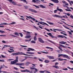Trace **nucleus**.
<instances>
[{
	"label": "nucleus",
	"instance_id": "f257e3e1",
	"mask_svg": "<svg viewBox=\"0 0 73 73\" xmlns=\"http://www.w3.org/2000/svg\"><path fill=\"white\" fill-rule=\"evenodd\" d=\"M21 53H22V52H17L15 53H12L11 54V55H13V56H17V55H19V54H23V55H25V56H33V55H28V54H25L23 53L22 54Z\"/></svg>",
	"mask_w": 73,
	"mask_h": 73
},
{
	"label": "nucleus",
	"instance_id": "f03ea898",
	"mask_svg": "<svg viewBox=\"0 0 73 73\" xmlns=\"http://www.w3.org/2000/svg\"><path fill=\"white\" fill-rule=\"evenodd\" d=\"M61 56H63V57H65V58H67V59H70V58L66 54H59L58 57H61Z\"/></svg>",
	"mask_w": 73,
	"mask_h": 73
},
{
	"label": "nucleus",
	"instance_id": "7ed1b4c3",
	"mask_svg": "<svg viewBox=\"0 0 73 73\" xmlns=\"http://www.w3.org/2000/svg\"><path fill=\"white\" fill-rule=\"evenodd\" d=\"M56 9L57 10H55L54 11V13H57V11H60L61 12H63V10L62 9H59L58 8V7H57V8Z\"/></svg>",
	"mask_w": 73,
	"mask_h": 73
},
{
	"label": "nucleus",
	"instance_id": "20e7f679",
	"mask_svg": "<svg viewBox=\"0 0 73 73\" xmlns=\"http://www.w3.org/2000/svg\"><path fill=\"white\" fill-rule=\"evenodd\" d=\"M52 16H53V17H58V18H60L61 19H62L64 17V18H65V16H60L58 15H57L56 14H55L54 15H52Z\"/></svg>",
	"mask_w": 73,
	"mask_h": 73
},
{
	"label": "nucleus",
	"instance_id": "39448f33",
	"mask_svg": "<svg viewBox=\"0 0 73 73\" xmlns=\"http://www.w3.org/2000/svg\"><path fill=\"white\" fill-rule=\"evenodd\" d=\"M38 40L39 41L41 42V43H43V44H44V41L41 38H38Z\"/></svg>",
	"mask_w": 73,
	"mask_h": 73
},
{
	"label": "nucleus",
	"instance_id": "423d86ee",
	"mask_svg": "<svg viewBox=\"0 0 73 73\" xmlns=\"http://www.w3.org/2000/svg\"><path fill=\"white\" fill-rule=\"evenodd\" d=\"M38 23L40 24H41L42 25H47V26H49V25L48 24H46V23L45 22H43L42 21L41 22H38ZM44 24L45 25H44Z\"/></svg>",
	"mask_w": 73,
	"mask_h": 73
},
{
	"label": "nucleus",
	"instance_id": "0eeeda50",
	"mask_svg": "<svg viewBox=\"0 0 73 73\" xmlns=\"http://www.w3.org/2000/svg\"><path fill=\"white\" fill-rule=\"evenodd\" d=\"M29 10L31 11V12H33V13H37V11L33 9H29Z\"/></svg>",
	"mask_w": 73,
	"mask_h": 73
},
{
	"label": "nucleus",
	"instance_id": "6e6552de",
	"mask_svg": "<svg viewBox=\"0 0 73 73\" xmlns=\"http://www.w3.org/2000/svg\"><path fill=\"white\" fill-rule=\"evenodd\" d=\"M16 65H21V66H22L23 65H24V63H17L15 64Z\"/></svg>",
	"mask_w": 73,
	"mask_h": 73
},
{
	"label": "nucleus",
	"instance_id": "1a4fd4ad",
	"mask_svg": "<svg viewBox=\"0 0 73 73\" xmlns=\"http://www.w3.org/2000/svg\"><path fill=\"white\" fill-rule=\"evenodd\" d=\"M62 3L63 4H65L66 5H67V6H68V5H69V4H68V3L67 2L64 1H62Z\"/></svg>",
	"mask_w": 73,
	"mask_h": 73
},
{
	"label": "nucleus",
	"instance_id": "9d476101",
	"mask_svg": "<svg viewBox=\"0 0 73 73\" xmlns=\"http://www.w3.org/2000/svg\"><path fill=\"white\" fill-rule=\"evenodd\" d=\"M23 32H26V33H26V35H29V34H31V33H32V32H26V31H25V30H23Z\"/></svg>",
	"mask_w": 73,
	"mask_h": 73
},
{
	"label": "nucleus",
	"instance_id": "9b49d317",
	"mask_svg": "<svg viewBox=\"0 0 73 73\" xmlns=\"http://www.w3.org/2000/svg\"><path fill=\"white\" fill-rule=\"evenodd\" d=\"M47 57L48 58H49V59H54V58L53 56H47Z\"/></svg>",
	"mask_w": 73,
	"mask_h": 73
},
{
	"label": "nucleus",
	"instance_id": "f8f14e48",
	"mask_svg": "<svg viewBox=\"0 0 73 73\" xmlns=\"http://www.w3.org/2000/svg\"><path fill=\"white\" fill-rule=\"evenodd\" d=\"M51 1L55 3H59V1L58 0H50Z\"/></svg>",
	"mask_w": 73,
	"mask_h": 73
},
{
	"label": "nucleus",
	"instance_id": "ddd939ff",
	"mask_svg": "<svg viewBox=\"0 0 73 73\" xmlns=\"http://www.w3.org/2000/svg\"><path fill=\"white\" fill-rule=\"evenodd\" d=\"M31 36L30 35H27L25 36V38H31Z\"/></svg>",
	"mask_w": 73,
	"mask_h": 73
},
{
	"label": "nucleus",
	"instance_id": "4468645a",
	"mask_svg": "<svg viewBox=\"0 0 73 73\" xmlns=\"http://www.w3.org/2000/svg\"><path fill=\"white\" fill-rule=\"evenodd\" d=\"M27 54H34L35 53L32 52H26Z\"/></svg>",
	"mask_w": 73,
	"mask_h": 73
},
{
	"label": "nucleus",
	"instance_id": "2eb2a0df",
	"mask_svg": "<svg viewBox=\"0 0 73 73\" xmlns=\"http://www.w3.org/2000/svg\"><path fill=\"white\" fill-rule=\"evenodd\" d=\"M16 59L15 60V61H16L17 62H19L18 59H19V57L18 56H15Z\"/></svg>",
	"mask_w": 73,
	"mask_h": 73
},
{
	"label": "nucleus",
	"instance_id": "dca6fc26",
	"mask_svg": "<svg viewBox=\"0 0 73 73\" xmlns=\"http://www.w3.org/2000/svg\"><path fill=\"white\" fill-rule=\"evenodd\" d=\"M16 62H16V61L14 60L13 61H11V64H15V63H16Z\"/></svg>",
	"mask_w": 73,
	"mask_h": 73
},
{
	"label": "nucleus",
	"instance_id": "f3484780",
	"mask_svg": "<svg viewBox=\"0 0 73 73\" xmlns=\"http://www.w3.org/2000/svg\"><path fill=\"white\" fill-rule=\"evenodd\" d=\"M40 7H41L42 8H46V7L42 5H40Z\"/></svg>",
	"mask_w": 73,
	"mask_h": 73
},
{
	"label": "nucleus",
	"instance_id": "a211bd4d",
	"mask_svg": "<svg viewBox=\"0 0 73 73\" xmlns=\"http://www.w3.org/2000/svg\"><path fill=\"white\" fill-rule=\"evenodd\" d=\"M52 67L56 68V69H58L59 68V67H58V66L57 65L53 66Z\"/></svg>",
	"mask_w": 73,
	"mask_h": 73
},
{
	"label": "nucleus",
	"instance_id": "6ab92c4d",
	"mask_svg": "<svg viewBox=\"0 0 73 73\" xmlns=\"http://www.w3.org/2000/svg\"><path fill=\"white\" fill-rule=\"evenodd\" d=\"M58 37H59V38H64V36L62 35H59L57 36Z\"/></svg>",
	"mask_w": 73,
	"mask_h": 73
},
{
	"label": "nucleus",
	"instance_id": "aec40b11",
	"mask_svg": "<svg viewBox=\"0 0 73 73\" xmlns=\"http://www.w3.org/2000/svg\"><path fill=\"white\" fill-rule=\"evenodd\" d=\"M59 44H65V42L63 41L59 42Z\"/></svg>",
	"mask_w": 73,
	"mask_h": 73
},
{
	"label": "nucleus",
	"instance_id": "412c9836",
	"mask_svg": "<svg viewBox=\"0 0 73 73\" xmlns=\"http://www.w3.org/2000/svg\"><path fill=\"white\" fill-rule=\"evenodd\" d=\"M46 22H47V23H48V24H50V25H53L54 24L53 23H52L48 21H46Z\"/></svg>",
	"mask_w": 73,
	"mask_h": 73
},
{
	"label": "nucleus",
	"instance_id": "4be33fe9",
	"mask_svg": "<svg viewBox=\"0 0 73 73\" xmlns=\"http://www.w3.org/2000/svg\"><path fill=\"white\" fill-rule=\"evenodd\" d=\"M49 60H44V62L45 63H46V64H48V63L49 62Z\"/></svg>",
	"mask_w": 73,
	"mask_h": 73
},
{
	"label": "nucleus",
	"instance_id": "5701e85b",
	"mask_svg": "<svg viewBox=\"0 0 73 73\" xmlns=\"http://www.w3.org/2000/svg\"><path fill=\"white\" fill-rule=\"evenodd\" d=\"M22 1H23L24 3H26V4H28V2H27V1L26 0H20Z\"/></svg>",
	"mask_w": 73,
	"mask_h": 73
},
{
	"label": "nucleus",
	"instance_id": "b1692460",
	"mask_svg": "<svg viewBox=\"0 0 73 73\" xmlns=\"http://www.w3.org/2000/svg\"><path fill=\"white\" fill-rule=\"evenodd\" d=\"M5 66H1V67L0 68V72H1V69L3 68H4Z\"/></svg>",
	"mask_w": 73,
	"mask_h": 73
},
{
	"label": "nucleus",
	"instance_id": "393cba45",
	"mask_svg": "<svg viewBox=\"0 0 73 73\" xmlns=\"http://www.w3.org/2000/svg\"><path fill=\"white\" fill-rule=\"evenodd\" d=\"M31 41V38H30L29 40H25V42H29V41Z\"/></svg>",
	"mask_w": 73,
	"mask_h": 73
},
{
	"label": "nucleus",
	"instance_id": "a878e982",
	"mask_svg": "<svg viewBox=\"0 0 73 73\" xmlns=\"http://www.w3.org/2000/svg\"><path fill=\"white\" fill-rule=\"evenodd\" d=\"M31 64V63L30 62H25V65H28L30 64Z\"/></svg>",
	"mask_w": 73,
	"mask_h": 73
},
{
	"label": "nucleus",
	"instance_id": "bb28decb",
	"mask_svg": "<svg viewBox=\"0 0 73 73\" xmlns=\"http://www.w3.org/2000/svg\"><path fill=\"white\" fill-rule=\"evenodd\" d=\"M19 33L17 32H15L14 33V34L15 35H16L17 36H19Z\"/></svg>",
	"mask_w": 73,
	"mask_h": 73
},
{
	"label": "nucleus",
	"instance_id": "cd10ccee",
	"mask_svg": "<svg viewBox=\"0 0 73 73\" xmlns=\"http://www.w3.org/2000/svg\"><path fill=\"white\" fill-rule=\"evenodd\" d=\"M50 36L51 37H52V38H57V37L56 36H54L52 35H51Z\"/></svg>",
	"mask_w": 73,
	"mask_h": 73
},
{
	"label": "nucleus",
	"instance_id": "c85d7f7f",
	"mask_svg": "<svg viewBox=\"0 0 73 73\" xmlns=\"http://www.w3.org/2000/svg\"><path fill=\"white\" fill-rule=\"evenodd\" d=\"M12 3L13 4V5H16V2L13 1Z\"/></svg>",
	"mask_w": 73,
	"mask_h": 73
},
{
	"label": "nucleus",
	"instance_id": "c756f323",
	"mask_svg": "<svg viewBox=\"0 0 73 73\" xmlns=\"http://www.w3.org/2000/svg\"><path fill=\"white\" fill-rule=\"evenodd\" d=\"M34 41H36L37 40V38L36 37V36H35L33 38Z\"/></svg>",
	"mask_w": 73,
	"mask_h": 73
},
{
	"label": "nucleus",
	"instance_id": "7c9ffc66",
	"mask_svg": "<svg viewBox=\"0 0 73 73\" xmlns=\"http://www.w3.org/2000/svg\"><path fill=\"white\" fill-rule=\"evenodd\" d=\"M28 49H30V50H32V51H35V50L34 49L31 48H28Z\"/></svg>",
	"mask_w": 73,
	"mask_h": 73
},
{
	"label": "nucleus",
	"instance_id": "2f4dec72",
	"mask_svg": "<svg viewBox=\"0 0 73 73\" xmlns=\"http://www.w3.org/2000/svg\"><path fill=\"white\" fill-rule=\"evenodd\" d=\"M33 5V6H34V7H35L36 8H40V7L38 6H36V5Z\"/></svg>",
	"mask_w": 73,
	"mask_h": 73
},
{
	"label": "nucleus",
	"instance_id": "473e14b6",
	"mask_svg": "<svg viewBox=\"0 0 73 73\" xmlns=\"http://www.w3.org/2000/svg\"><path fill=\"white\" fill-rule=\"evenodd\" d=\"M53 30H55L56 31H62V32H64V31H61L60 30H58V29H53Z\"/></svg>",
	"mask_w": 73,
	"mask_h": 73
},
{
	"label": "nucleus",
	"instance_id": "72a5a7b5",
	"mask_svg": "<svg viewBox=\"0 0 73 73\" xmlns=\"http://www.w3.org/2000/svg\"><path fill=\"white\" fill-rule=\"evenodd\" d=\"M67 1H68V2H69V3H70V5L71 6H72V3L71 2H70V1H69V0H66Z\"/></svg>",
	"mask_w": 73,
	"mask_h": 73
},
{
	"label": "nucleus",
	"instance_id": "f704fd0d",
	"mask_svg": "<svg viewBox=\"0 0 73 73\" xmlns=\"http://www.w3.org/2000/svg\"><path fill=\"white\" fill-rule=\"evenodd\" d=\"M63 27H64V28H66V29H69H69H69V28L65 26H64V25H63Z\"/></svg>",
	"mask_w": 73,
	"mask_h": 73
},
{
	"label": "nucleus",
	"instance_id": "c9c22d12",
	"mask_svg": "<svg viewBox=\"0 0 73 73\" xmlns=\"http://www.w3.org/2000/svg\"><path fill=\"white\" fill-rule=\"evenodd\" d=\"M26 16L27 18H28V19H32V17L31 16H29V17L28 16Z\"/></svg>",
	"mask_w": 73,
	"mask_h": 73
},
{
	"label": "nucleus",
	"instance_id": "e433bc0d",
	"mask_svg": "<svg viewBox=\"0 0 73 73\" xmlns=\"http://www.w3.org/2000/svg\"><path fill=\"white\" fill-rule=\"evenodd\" d=\"M31 42L33 44H36V42L34 40H32Z\"/></svg>",
	"mask_w": 73,
	"mask_h": 73
},
{
	"label": "nucleus",
	"instance_id": "4c0bfd02",
	"mask_svg": "<svg viewBox=\"0 0 73 73\" xmlns=\"http://www.w3.org/2000/svg\"><path fill=\"white\" fill-rule=\"evenodd\" d=\"M46 48H47V49H52V50H53V48H50L49 47H46Z\"/></svg>",
	"mask_w": 73,
	"mask_h": 73
},
{
	"label": "nucleus",
	"instance_id": "58836bf2",
	"mask_svg": "<svg viewBox=\"0 0 73 73\" xmlns=\"http://www.w3.org/2000/svg\"><path fill=\"white\" fill-rule=\"evenodd\" d=\"M0 33H5V32L3 31L0 30Z\"/></svg>",
	"mask_w": 73,
	"mask_h": 73
},
{
	"label": "nucleus",
	"instance_id": "ea45409f",
	"mask_svg": "<svg viewBox=\"0 0 73 73\" xmlns=\"http://www.w3.org/2000/svg\"><path fill=\"white\" fill-rule=\"evenodd\" d=\"M58 59L59 61H63V59H60V58H58Z\"/></svg>",
	"mask_w": 73,
	"mask_h": 73
},
{
	"label": "nucleus",
	"instance_id": "a19ab883",
	"mask_svg": "<svg viewBox=\"0 0 73 73\" xmlns=\"http://www.w3.org/2000/svg\"><path fill=\"white\" fill-rule=\"evenodd\" d=\"M47 34L48 35H49V36H51L52 35V33H47Z\"/></svg>",
	"mask_w": 73,
	"mask_h": 73
},
{
	"label": "nucleus",
	"instance_id": "79ce46f5",
	"mask_svg": "<svg viewBox=\"0 0 73 73\" xmlns=\"http://www.w3.org/2000/svg\"><path fill=\"white\" fill-rule=\"evenodd\" d=\"M69 33V34L70 35H72V34L70 31H67Z\"/></svg>",
	"mask_w": 73,
	"mask_h": 73
},
{
	"label": "nucleus",
	"instance_id": "37998d69",
	"mask_svg": "<svg viewBox=\"0 0 73 73\" xmlns=\"http://www.w3.org/2000/svg\"><path fill=\"white\" fill-rule=\"evenodd\" d=\"M4 46H3V48H5V47H9V46H8V45H4Z\"/></svg>",
	"mask_w": 73,
	"mask_h": 73
},
{
	"label": "nucleus",
	"instance_id": "c03bdc74",
	"mask_svg": "<svg viewBox=\"0 0 73 73\" xmlns=\"http://www.w3.org/2000/svg\"><path fill=\"white\" fill-rule=\"evenodd\" d=\"M30 71V70H27V69H26V70H25V72H29Z\"/></svg>",
	"mask_w": 73,
	"mask_h": 73
},
{
	"label": "nucleus",
	"instance_id": "a18cd8bd",
	"mask_svg": "<svg viewBox=\"0 0 73 73\" xmlns=\"http://www.w3.org/2000/svg\"><path fill=\"white\" fill-rule=\"evenodd\" d=\"M24 7H25V9H27L28 8V7L26 6H24Z\"/></svg>",
	"mask_w": 73,
	"mask_h": 73
},
{
	"label": "nucleus",
	"instance_id": "49530a36",
	"mask_svg": "<svg viewBox=\"0 0 73 73\" xmlns=\"http://www.w3.org/2000/svg\"><path fill=\"white\" fill-rule=\"evenodd\" d=\"M61 21H62V22H63L65 24H66V25H68V26H70L69 25H68L67 24H66V23H65V22L62 21L60 20Z\"/></svg>",
	"mask_w": 73,
	"mask_h": 73
},
{
	"label": "nucleus",
	"instance_id": "de8ad7c7",
	"mask_svg": "<svg viewBox=\"0 0 73 73\" xmlns=\"http://www.w3.org/2000/svg\"><path fill=\"white\" fill-rule=\"evenodd\" d=\"M16 24V22H13L9 24V25L10 24Z\"/></svg>",
	"mask_w": 73,
	"mask_h": 73
},
{
	"label": "nucleus",
	"instance_id": "09e8293b",
	"mask_svg": "<svg viewBox=\"0 0 73 73\" xmlns=\"http://www.w3.org/2000/svg\"><path fill=\"white\" fill-rule=\"evenodd\" d=\"M19 34L20 35L21 37H23V34L21 33H19Z\"/></svg>",
	"mask_w": 73,
	"mask_h": 73
},
{
	"label": "nucleus",
	"instance_id": "8fccbe9b",
	"mask_svg": "<svg viewBox=\"0 0 73 73\" xmlns=\"http://www.w3.org/2000/svg\"><path fill=\"white\" fill-rule=\"evenodd\" d=\"M3 25H9V24H7L6 23H3Z\"/></svg>",
	"mask_w": 73,
	"mask_h": 73
},
{
	"label": "nucleus",
	"instance_id": "3c124183",
	"mask_svg": "<svg viewBox=\"0 0 73 73\" xmlns=\"http://www.w3.org/2000/svg\"><path fill=\"white\" fill-rule=\"evenodd\" d=\"M44 29H45V30H46V31H48V32H50V30H48V29L46 28H45Z\"/></svg>",
	"mask_w": 73,
	"mask_h": 73
},
{
	"label": "nucleus",
	"instance_id": "603ef678",
	"mask_svg": "<svg viewBox=\"0 0 73 73\" xmlns=\"http://www.w3.org/2000/svg\"><path fill=\"white\" fill-rule=\"evenodd\" d=\"M32 2H33V3H36L37 2L36 1V0H32Z\"/></svg>",
	"mask_w": 73,
	"mask_h": 73
},
{
	"label": "nucleus",
	"instance_id": "864d4df0",
	"mask_svg": "<svg viewBox=\"0 0 73 73\" xmlns=\"http://www.w3.org/2000/svg\"><path fill=\"white\" fill-rule=\"evenodd\" d=\"M41 52L43 53H44L45 54H48V52H45L43 51H41Z\"/></svg>",
	"mask_w": 73,
	"mask_h": 73
},
{
	"label": "nucleus",
	"instance_id": "5fc2aeb1",
	"mask_svg": "<svg viewBox=\"0 0 73 73\" xmlns=\"http://www.w3.org/2000/svg\"><path fill=\"white\" fill-rule=\"evenodd\" d=\"M41 52L43 53H44L45 54H48V52H45L43 51H41Z\"/></svg>",
	"mask_w": 73,
	"mask_h": 73
},
{
	"label": "nucleus",
	"instance_id": "6e6d98bb",
	"mask_svg": "<svg viewBox=\"0 0 73 73\" xmlns=\"http://www.w3.org/2000/svg\"><path fill=\"white\" fill-rule=\"evenodd\" d=\"M35 71L34 72V73H35V72H37L38 70L36 68L35 69Z\"/></svg>",
	"mask_w": 73,
	"mask_h": 73
},
{
	"label": "nucleus",
	"instance_id": "4d7b16f0",
	"mask_svg": "<svg viewBox=\"0 0 73 73\" xmlns=\"http://www.w3.org/2000/svg\"><path fill=\"white\" fill-rule=\"evenodd\" d=\"M26 59H27V58H25L24 59L22 60L21 61V62H23V61H24L25 60H26Z\"/></svg>",
	"mask_w": 73,
	"mask_h": 73
},
{
	"label": "nucleus",
	"instance_id": "13d9d810",
	"mask_svg": "<svg viewBox=\"0 0 73 73\" xmlns=\"http://www.w3.org/2000/svg\"><path fill=\"white\" fill-rule=\"evenodd\" d=\"M38 60L39 61H41V62H42V61H43L42 60V59H41L40 58H38Z\"/></svg>",
	"mask_w": 73,
	"mask_h": 73
},
{
	"label": "nucleus",
	"instance_id": "bf43d9fd",
	"mask_svg": "<svg viewBox=\"0 0 73 73\" xmlns=\"http://www.w3.org/2000/svg\"><path fill=\"white\" fill-rule=\"evenodd\" d=\"M59 45L61 46H62L63 48H65V47L62 45L60 44Z\"/></svg>",
	"mask_w": 73,
	"mask_h": 73
},
{
	"label": "nucleus",
	"instance_id": "052dcab7",
	"mask_svg": "<svg viewBox=\"0 0 73 73\" xmlns=\"http://www.w3.org/2000/svg\"><path fill=\"white\" fill-rule=\"evenodd\" d=\"M20 46H22V47H27V46H23L20 45Z\"/></svg>",
	"mask_w": 73,
	"mask_h": 73
},
{
	"label": "nucleus",
	"instance_id": "680f3d73",
	"mask_svg": "<svg viewBox=\"0 0 73 73\" xmlns=\"http://www.w3.org/2000/svg\"><path fill=\"white\" fill-rule=\"evenodd\" d=\"M20 71L21 72H25V70H21Z\"/></svg>",
	"mask_w": 73,
	"mask_h": 73
},
{
	"label": "nucleus",
	"instance_id": "e2e57ef3",
	"mask_svg": "<svg viewBox=\"0 0 73 73\" xmlns=\"http://www.w3.org/2000/svg\"><path fill=\"white\" fill-rule=\"evenodd\" d=\"M63 70H68V69L67 68H66L65 69L63 68Z\"/></svg>",
	"mask_w": 73,
	"mask_h": 73
},
{
	"label": "nucleus",
	"instance_id": "0e129e2a",
	"mask_svg": "<svg viewBox=\"0 0 73 73\" xmlns=\"http://www.w3.org/2000/svg\"><path fill=\"white\" fill-rule=\"evenodd\" d=\"M8 0V1H9L11 3L12 2V0Z\"/></svg>",
	"mask_w": 73,
	"mask_h": 73
},
{
	"label": "nucleus",
	"instance_id": "69168bd1",
	"mask_svg": "<svg viewBox=\"0 0 73 73\" xmlns=\"http://www.w3.org/2000/svg\"><path fill=\"white\" fill-rule=\"evenodd\" d=\"M70 17L73 19V16L72 15H71L70 16Z\"/></svg>",
	"mask_w": 73,
	"mask_h": 73
},
{
	"label": "nucleus",
	"instance_id": "338daca9",
	"mask_svg": "<svg viewBox=\"0 0 73 73\" xmlns=\"http://www.w3.org/2000/svg\"><path fill=\"white\" fill-rule=\"evenodd\" d=\"M1 56L2 57V58H5V56H4V55H3L2 54H1Z\"/></svg>",
	"mask_w": 73,
	"mask_h": 73
},
{
	"label": "nucleus",
	"instance_id": "774afa93",
	"mask_svg": "<svg viewBox=\"0 0 73 73\" xmlns=\"http://www.w3.org/2000/svg\"><path fill=\"white\" fill-rule=\"evenodd\" d=\"M2 42L3 43H6V42L4 40L2 41Z\"/></svg>",
	"mask_w": 73,
	"mask_h": 73
}]
</instances>
